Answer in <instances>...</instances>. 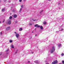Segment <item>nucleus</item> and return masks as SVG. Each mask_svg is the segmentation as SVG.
<instances>
[{"mask_svg":"<svg viewBox=\"0 0 64 64\" xmlns=\"http://www.w3.org/2000/svg\"><path fill=\"white\" fill-rule=\"evenodd\" d=\"M0 34L1 35H2V32H0Z\"/></svg>","mask_w":64,"mask_h":64,"instance_id":"34","label":"nucleus"},{"mask_svg":"<svg viewBox=\"0 0 64 64\" xmlns=\"http://www.w3.org/2000/svg\"><path fill=\"white\" fill-rule=\"evenodd\" d=\"M10 29V26H8L6 28V31H8V30H9Z\"/></svg>","mask_w":64,"mask_h":64,"instance_id":"5","label":"nucleus"},{"mask_svg":"<svg viewBox=\"0 0 64 64\" xmlns=\"http://www.w3.org/2000/svg\"><path fill=\"white\" fill-rule=\"evenodd\" d=\"M45 25V24H46V22H44L43 23Z\"/></svg>","mask_w":64,"mask_h":64,"instance_id":"17","label":"nucleus"},{"mask_svg":"<svg viewBox=\"0 0 64 64\" xmlns=\"http://www.w3.org/2000/svg\"><path fill=\"white\" fill-rule=\"evenodd\" d=\"M1 2V1L0 0V3Z\"/></svg>","mask_w":64,"mask_h":64,"instance_id":"40","label":"nucleus"},{"mask_svg":"<svg viewBox=\"0 0 64 64\" xmlns=\"http://www.w3.org/2000/svg\"><path fill=\"white\" fill-rule=\"evenodd\" d=\"M61 55H62V56H64V54H63V53L62 54H61Z\"/></svg>","mask_w":64,"mask_h":64,"instance_id":"20","label":"nucleus"},{"mask_svg":"<svg viewBox=\"0 0 64 64\" xmlns=\"http://www.w3.org/2000/svg\"><path fill=\"white\" fill-rule=\"evenodd\" d=\"M1 55H2V53H1L0 54V56Z\"/></svg>","mask_w":64,"mask_h":64,"instance_id":"30","label":"nucleus"},{"mask_svg":"<svg viewBox=\"0 0 64 64\" xmlns=\"http://www.w3.org/2000/svg\"><path fill=\"white\" fill-rule=\"evenodd\" d=\"M37 34H36L35 36H37Z\"/></svg>","mask_w":64,"mask_h":64,"instance_id":"33","label":"nucleus"},{"mask_svg":"<svg viewBox=\"0 0 64 64\" xmlns=\"http://www.w3.org/2000/svg\"><path fill=\"white\" fill-rule=\"evenodd\" d=\"M32 25V24L30 23V24L29 25L30 26H31V25Z\"/></svg>","mask_w":64,"mask_h":64,"instance_id":"18","label":"nucleus"},{"mask_svg":"<svg viewBox=\"0 0 64 64\" xmlns=\"http://www.w3.org/2000/svg\"><path fill=\"white\" fill-rule=\"evenodd\" d=\"M55 51V47L54 46H53L52 47V49L51 50H50V52L51 53H52L54 52V51Z\"/></svg>","mask_w":64,"mask_h":64,"instance_id":"1","label":"nucleus"},{"mask_svg":"<svg viewBox=\"0 0 64 64\" xmlns=\"http://www.w3.org/2000/svg\"><path fill=\"white\" fill-rule=\"evenodd\" d=\"M17 17V15L15 14L14 16V18H16Z\"/></svg>","mask_w":64,"mask_h":64,"instance_id":"7","label":"nucleus"},{"mask_svg":"<svg viewBox=\"0 0 64 64\" xmlns=\"http://www.w3.org/2000/svg\"><path fill=\"white\" fill-rule=\"evenodd\" d=\"M38 62V60H36L34 62L35 63H39Z\"/></svg>","mask_w":64,"mask_h":64,"instance_id":"8","label":"nucleus"},{"mask_svg":"<svg viewBox=\"0 0 64 64\" xmlns=\"http://www.w3.org/2000/svg\"><path fill=\"white\" fill-rule=\"evenodd\" d=\"M16 38H19V36H19V34H16Z\"/></svg>","mask_w":64,"mask_h":64,"instance_id":"3","label":"nucleus"},{"mask_svg":"<svg viewBox=\"0 0 64 64\" xmlns=\"http://www.w3.org/2000/svg\"><path fill=\"white\" fill-rule=\"evenodd\" d=\"M22 8H21L20 9V12H21V10H22Z\"/></svg>","mask_w":64,"mask_h":64,"instance_id":"13","label":"nucleus"},{"mask_svg":"<svg viewBox=\"0 0 64 64\" xmlns=\"http://www.w3.org/2000/svg\"><path fill=\"white\" fill-rule=\"evenodd\" d=\"M60 3H58V5H60Z\"/></svg>","mask_w":64,"mask_h":64,"instance_id":"38","label":"nucleus"},{"mask_svg":"<svg viewBox=\"0 0 64 64\" xmlns=\"http://www.w3.org/2000/svg\"><path fill=\"white\" fill-rule=\"evenodd\" d=\"M26 0H24V1H26Z\"/></svg>","mask_w":64,"mask_h":64,"instance_id":"42","label":"nucleus"},{"mask_svg":"<svg viewBox=\"0 0 64 64\" xmlns=\"http://www.w3.org/2000/svg\"><path fill=\"white\" fill-rule=\"evenodd\" d=\"M12 18V16H10L9 18L10 19H11Z\"/></svg>","mask_w":64,"mask_h":64,"instance_id":"12","label":"nucleus"},{"mask_svg":"<svg viewBox=\"0 0 64 64\" xmlns=\"http://www.w3.org/2000/svg\"><path fill=\"white\" fill-rule=\"evenodd\" d=\"M14 33H15V34H16V32H14Z\"/></svg>","mask_w":64,"mask_h":64,"instance_id":"32","label":"nucleus"},{"mask_svg":"<svg viewBox=\"0 0 64 64\" xmlns=\"http://www.w3.org/2000/svg\"><path fill=\"white\" fill-rule=\"evenodd\" d=\"M34 26V27H38V28H39V27H40V26H39V25L37 24H35Z\"/></svg>","mask_w":64,"mask_h":64,"instance_id":"4","label":"nucleus"},{"mask_svg":"<svg viewBox=\"0 0 64 64\" xmlns=\"http://www.w3.org/2000/svg\"><path fill=\"white\" fill-rule=\"evenodd\" d=\"M18 22L17 21H16V23H17Z\"/></svg>","mask_w":64,"mask_h":64,"instance_id":"26","label":"nucleus"},{"mask_svg":"<svg viewBox=\"0 0 64 64\" xmlns=\"http://www.w3.org/2000/svg\"><path fill=\"white\" fill-rule=\"evenodd\" d=\"M5 22V20H4L3 21V22Z\"/></svg>","mask_w":64,"mask_h":64,"instance_id":"27","label":"nucleus"},{"mask_svg":"<svg viewBox=\"0 0 64 64\" xmlns=\"http://www.w3.org/2000/svg\"><path fill=\"white\" fill-rule=\"evenodd\" d=\"M5 10V9L3 8L2 10V11H4Z\"/></svg>","mask_w":64,"mask_h":64,"instance_id":"16","label":"nucleus"},{"mask_svg":"<svg viewBox=\"0 0 64 64\" xmlns=\"http://www.w3.org/2000/svg\"><path fill=\"white\" fill-rule=\"evenodd\" d=\"M10 43H12V40H10Z\"/></svg>","mask_w":64,"mask_h":64,"instance_id":"15","label":"nucleus"},{"mask_svg":"<svg viewBox=\"0 0 64 64\" xmlns=\"http://www.w3.org/2000/svg\"><path fill=\"white\" fill-rule=\"evenodd\" d=\"M19 1L20 2H22V0H19Z\"/></svg>","mask_w":64,"mask_h":64,"instance_id":"23","label":"nucleus"},{"mask_svg":"<svg viewBox=\"0 0 64 64\" xmlns=\"http://www.w3.org/2000/svg\"><path fill=\"white\" fill-rule=\"evenodd\" d=\"M28 63H30V61H28Z\"/></svg>","mask_w":64,"mask_h":64,"instance_id":"35","label":"nucleus"},{"mask_svg":"<svg viewBox=\"0 0 64 64\" xmlns=\"http://www.w3.org/2000/svg\"><path fill=\"white\" fill-rule=\"evenodd\" d=\"M63 29L62 28L61 30V31H63Z\"/></svg>","mask_w":64,"mask_h":64,"instance_id":"28","label":"nucleus"},{"mask_svg":"<svg viewBox=\"0 0 64 64\" xmlns=\"http://www.w3.org/2000/svg\"><path fill=\"white\" fill-rule=\"evenodd\" d=\"M8 51H9V49H7L6 50V52H8Z\"/></svg>","mask_w":64,"mask_h":64,"instance_id":"19","label":"nucleus"},{"mask_svg":"<svg viewBox=\"0 0 64 64\" xmlns=\"http://www.w3.org/2000/svg\"><path fill=\"white\" fill-rule=\"evenodd\" d=\"M46 64H49L48 63H46Z\"/></svg>","mask_w":64,"mask_h":64,"instance_id":"37","label":"nucleus"},{"mask_svg":"<svg viewBox=\"0 0 64 64\" xmlns=\"http://www.w3.org/2000/svg\"><path fill=\"white\" fill-rule=\"evenodd\" d=\"M21 7H22V8H23V5H22L21 6Z\"/></svg>","mask_w":64,"mask_h":64,"instance_id":"22","label":"nucleus"},{"mask_svg":"<svg viewBox=\"0 0 64 64\" xmlns=\"http://www.w3.org/2000/svg\"><path fill=\"white\" fill-rule=\"evenodd\" d=\"M32 33H33V32H32Z\"/></svg>","mask_w":64,"mask_h":64,"instance_id":"41","label":"nucleus"},{"mask_svg":"<svg viewBox=\"0 0 64 64\" xmlns=\"http://www.w3.org/2000/svg\"><path fill=\"white\" fill-rule=\"evenodd\" d=\"M46 62H47V61H46Z\"/></svg>","mask_w":64,"mask_h":64,"instance_id":"43","label":"nucleus"},{"mask_svg":"<svg viewBox=\"0 0 64 64\" xmlns=\"http://www.w3.org/2000/svg\"><path fill=\"white\" fill-rule=\"evenodd\" d=\"M33 53H34L33 52H31V53H30V54H33Z\"/></svg>","mask_w":64,"mask_h":64,"instance_id":"21","label":"nucleus"},{"mask_svg":"<svg viewBox=\"0 0 64 64\" xmlns=\"http://www.w3.org/2000/svg\"><path fill=\"white\" fill-rule=\"evenodd\" d=\"M57 63V61L56 60L52 63V64H56Z\"/></svg>","mask_w":64,"mask_h":64,"instance_id":"2","label":"nucleus"},{"mask_svg":"<svg viewBox=\"0 0 64 64\" xmlns=\"http://www.w3.org/2000/svg\"><path fill=\"white\" fill-rule=\"evenodd\" d=\"M61 46V44H58V47H60Z\"/></svg>","mask_w":64,"mask_h":64,"instance_id":"9","label":"nucleus"},{"mask_svg":"<svg viewBox=\"0 0 64 64\" xmlns=\"http://www.w3.org/2000/svg\"><path fill=\"white\" fill-rule=\"evenodd\" d=\"M35 20H34L33 21H35Z\"/></svg>","mask_w":64,"mask_h":64,"instance_id":"29","label":"nucleus"},{"mask_svg":"<svg viewBox=\"0 0 64 64\" xmlns=\"http://www.w3.org/2000/svg\"><path fill=\"white\" fill-rule=\"evenodd\" d=\"M7 0H4V1H5V2H6V1Z\"/></svg>","mask_w":64,"mask_h":64,"instance_id":"31","label":"nucleus"},{"mask_svg":"<svg viewBox=\"0 0 64 64\" xmlns=\"http://www.w3.org/2000/svg\"><path fill=\"white\" fill-rule=\"evenodd\" d=\"M62 63H63L64 64V61L63 60L62 61Z\"/></svg>","mask_w":64,"mask_h":64,"instance_id":"24","label":"nucleus"},{"mask_svg":"<svg viewBox=\"0 0 64 64\" xmlns=\"http://www.w3.org/2000/svg\"><path fill=\"white\" fill-rule=\"evenodd\" d=\"M48 1H51L52 0H48Z\"/></svg>","mask_w":64,"mask_h":64,"instance_id":"36","label":"nucleus"},{"mask_svg":"<svg viewBox=\"0 0 64 64\" xmlns=\"http://www.w3.org/2000/svg\"><path fill=\"white\" fill-rule=\"evenodd\" d=\"M16 54L17 53V52H15Z\"/></svg>","mask_w":64,"mask_h":64,"instance_id":"39","label":"nucleus"},{"mask_svg":"<svg viewBox=\"0 0 64 64\" xmlns=\"http://www.w3.org/2000/svg\"><path fill=\"white\" fill-rule=\"evenodd\" d=\"M19 31H22V28H20L19 30Z\"/></svg>","mask_w":64,"mask_h":64,"instance_id":"10","label":"nucleus"},{"mask_svg":"<svg viewBox=\"0 0 64 64\" xmlns=\"http://www.w3.org/2000/svg\"><path fill=\"white\" fill-rule=\"evenodd\" d=\"M12 48H14V46L13 45H12L11 46Z\"/></svg>","mask_w":64,"mask_h":64,"instance_id":"14","label":"nucleus"},{"mask_svg":"<svg viewBox=\"0 0 64 64\" xmlns=\"http://www.w3.org/2000/svg\"><path fill=\"white\" fill-rule=\"evenodd\" d=\"M40 28L41 29H43V26H40Z\"/></svg>","mask_w":64,"mask_h":64,"instance_id":"11","label":"nucleus"},{"mask_svg":"<svg viewBox=\"0 0 64 64\" xmlns=\"http://www.w3.org/2000/svg\"><path fill=\"white\" fill-rule=\"evenodd\" d=\"M8 24H11V21L10 20H8Z\"/></svg>","mask_w":64,"mask_h":64,"instance_id":"6","label":"nucleus"},{"mask_svg":"<svg viewBox=\"0 0 64 64\" xmlns=\"http://www.w3.org/2000/svg\"><path fill=\"white\" fill-rule=\"evenodd\" d=\"M43 11V10H42L41 12H40V13H41Z\"/></svg>","mask_w":64,"mask_h":64,"instance_id":"25","label":"nucleus"}]
</instances>
